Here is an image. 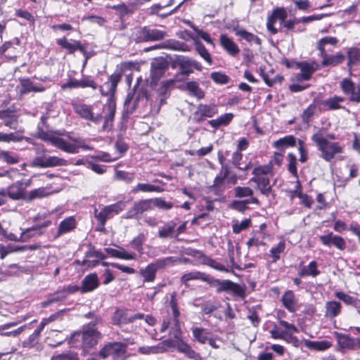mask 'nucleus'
I'll use <instances>...</instances> for the list:
<instances>
[{"mask_svg":"<svg viewBox=\"0 0 360 360\" xmlns=\"http://www.w3.org/2000/svg\"><path fill=\"white\" fill-rule=\"evenodd\" d=\"M139 68L140 66L138 62H122L116 66V70L108 77V80L103 85L98 86L91 76L82 75L79 80L74 77H70L67 82L61 85V89L66 90L79 88H91L93 90H96L99 88L102 96H110L106 104L107 113L104 117L102 130L103 131H110L114 127V120L116 113V102L113 97L117 91V85L122 80L123 75L127 70H139Z\"/></svg>","mask_w":360,"mask_h":360,"instance_id":"1","label":"nucleus"},{"mask_svg":"<svg viewBox=\"0 0 360 360\" xmlns=\"http://www.w3.org/2000/svg\"><path fill=\"white\" fill-rule=\"evenodd\" d=\"M102 333L98 329H85L74 332L70 339L69 343L72 347L82 349V354L85 356L94 349L102 338Z\"/></svg>","mask_w":360,"mask_h":360,"instance_id":"2","label":"nucleus"},{"mask_svg":"<svg viewBox=\"0 0 360 360\" xmlns=\"http://www.w3.org/2000/svg\"><path fill=\"white\" fill-rule=\"evenodd\" d=\"M252 174L253 176L250 181L256 184V188H257L262 195L266 197L269 196L272 191V187L270 184L269 175L271 176L274 175L271 162L266 165H259L255 167Z\"/></svg>","mask_w":360,"mask_h":360,"instance_id":"3","label":"nucleus"},{"mask_svg":"<svg viewBox=\"0 0 360 360\" xmlns=\"http://www.w3.org/2000/svg\"><path fill=\"white\" fill-rule=\"evenodd\" d=\"M314 142L321 151V157L326 162H330L337 154L342 153L344 148L338 142H330L319 130L311 136Z\"/></svg>","mask_w":360,"mask_h":360,"instance_id":"4","label":"nucleus"},{"mask_svg":"<svg viewBox=\"0 0 360 360\" xmlns=\"http://www.w3.org/2000/svg\"><path fill=\"white\" fill-rule=\"evenodd\" d=\"M207 284L211 287L215 288L217 293L232 292L233 295L241 299H244L246 297L245 285H241L229 279L220 280L210 276Z\"/></svg>","mask_w":360,"mask_h":360,"instance_id":"5","label":"nucleus"},{"mask_svg":"<svg viewBox=\"0 0 360 360\" xmlns=\"http://www.w3.org/2000/svg\"><path fill=\"white\" fill-rule=\"evenodd\" d=\"M70 41L66 37L56 39V44L63 49L65 50L70 55L74 54L75 51H79L84 57V65L94 56L96 52L93 50L89 51V43H81L79 40L71 39Z\"/></svg>","mask_w":360,"mask_h":360,"instance_id":"6","label":"nucleus"},{"mask_svg":"<svg viewBox=\"0 0 360 360\" xmlns=\"http://www.w3.org/2000/svg\"><path fill=\"white\" fill-rule=\"evenodd\" d=\"M128 344L124 342H109L105 343L98 351V356L101 359L109 357L112 360H119L127 356Z\"/></svg>","mask_w":360,"mask_h":360,"instance_id":"7","label":"nucleus"},{"mask_svg":"<svg viewBox=\"0 0 360 360\" xmlns=\"http://www.w3.org/2000/svg\"><path fill=\"white\" fill-rule=\"evenodd\" d=\"M126 204L125 201L119 200L115 203L104 206L99 212L95 208L94 213L98 225L101 227L99 230L105 229V224L108 219L113 218L114 216L122 212L126 207Z\"/></svg>","mask_w":360,"mask_h":360,"instance_id":"8","label":"nucleus"},{"mask_svg":"<svg viewBox=\"0 0 360 360\" xmlns=\"http://www.w3.org/2000/svg\"><path fill=\"white\" fill-rule=\"evenodd\" d=\"M71 106L74 112L83 120L90 121L95 124H98L103 120H104L105 116H103L104 108H103L101 112L95 114L93 111V105L83 102L72 101Z\"/></svg>","mask_w":360,"mask_h":360,"instance_id":"9","label":"nucleus"},{"mask_svg":"<svg viewBox=\"0 0 360 360\" xmlns=\"http://www.w3.org/2000/svg\"><path fill=\"white\" fill-rule=\"evenodd\" d=\"M186 254L192 257L193 258L195 259L197 261H199L202 265L207 266L212 269H214L221 272H230L229 269L227 267H226L223 264L218 262L216 259L205 255L201 250L189 248L188 249Z\"/></svg>","mask_w":360,"mask_h":360,"instance_id":"10","label":"nucleus"},{"mask_svg":"<svg viewBox=\"0 0 360 360\" xmlns=\"http://www.w3.org/2000/svg\"><path fill=\"white\" fill-rule=\"evenodd\" d=\"M340 89L348 101L352 103H360V82L356 84L351 78H343L339 83Z\"/></svg>","mask_w":360,"mask_h":360,"instance_id":"11","label":"nucleus"},{"mask_svg":"<svg viewBox=\"0 0 360 360\" xmlns=\"http://www.w3.org/2000/svg\"><path fill=\"white\" fill-rule=\"evenodd\" d=\"M32 184L31 179H21L9 185L6 189L7 196L13 200L25 201L27 188Z\"/></svg>","mask_w":360,"mask_h":360,"instance_id":"12","label":"nucleus"},{"mask_svg":"<svg viewBox=\"0 0 360 360\" xmlns=\"http://www.w3.org/2000/svg\"><path fill=\"white\" fill-rule=\"evenodd\" d=\"M218 113V106L215 103H199L193 114V120L195 123L200 124L207 118H212Z\"/></svg>","mask_w":360,"mask_h":360,"instance_id":"13","label":"nucleus"},{"mask_svg":"<svg viewBox=\"0 0 360 360\" xmlns=\"http://www.w3.org/2000/svg\"><path fill=\"white\" fill-rule=\"evenodd\" d=\"M166 35V32L149 26L141 27L136 33L138 42L159 41L163 39Z\"/></svg>","mask_w":360,"mask_h":360,"instance_id":"14","label":"nucleus"},{"mask_svg":"<svg viewBox=\"0 0 360 360\" xmlns=\"http://www.w3.org/2000/svg\"><path fill=\"white\" fill-rule=\"evenodd\" d=\"M151 198L141 199L135 202L126 213L127 219H139L144 212L153 210Z\"/></svg>","mask_w":360,"mask_h":360,"instance_id":"15","label":"nucleus"},{"mask_svg":"<svg viewBox=\"0 0 360 360\" xmlns=\"http://www.w3.org/2000/svg\"><path fill=\"white\" fill-rule=\"evenodd\" d=\"M319 239L323 246L334 247L338 250L344 251L347 248L345 239L341 236L334 234L332 231H328L325 235L319 236Z\"/></svg>","mask_w":360,"mask_h":360,"instance_id":"16","label":"nucleus"},{"mask_svg":"<svg viewBox=\"0 0 360 360\" xmlns=\"http://www.w3.org/2000/svg\"><path fill=\"white\" fill-rule=\"evenodd\" d=\"M68 161L57 156H38L32 162V166L39 168L53 167L56 166H65Z\"/></svg>","mask_w":360,"mask_h":360,"instance_id":"17","label":"nucleus"},{"mask_svg":"<svg viewBox=\"0 0 360 360\" xmlns=\"http://www.w3.org/2000/svg\"><path fill=\"white\" fill-rule=\"evenodd\" d=\"M288 17V13L283 7L275 8L271 15L267 18L266 28L271 34H276L278 32V30L275 27L274 25L277 20H280L281 24L286 20Z\"/></svg>","mask_w":360,"mask_h":360,"instance_id":"18","label":"nucleus"},{"mask_svg":"<svg viewBox=\"0 0 360 360\" xmlns=\"http://www.w3.org/2000/svg\"><path fill=\"white\" fill-rule=\"evenodd\" d=\"M338 345L342 349L356 350L360 349V342L349 334L333 332Z\"/></svg>","mask_w":360,"mask_h":360,"instance_id":"19","label":"nucleus"},{"mask_svg":"<svg viewBox=\"0 0 360 360\" xmlns=\"http://www.w3.org/2000/svg\"><path fill=\"white\" fill-rule=\"evenodd\" d=\"M174 347V340L167 339L160 342L155 346H141L138 348V352L143 355L157 354L164 353L169 348Z\"/></svg>","mask_w":360,"mask_h":360,"instance_id":"20","label":"nucleus"},{"mask_svg":"<svg viewBox=\"0 0 360 360\" xmlns=\"http://www.w3.org/2000/svg\"><path fill=\"white\" fill-rule=\"evenodd\" d=\"M168 69V63L164 59H158L151 63L150 84L156 86L160 78Z\"/></svg>","mask_w":360,"mask_h":360,"instance_id":"21","label":"nucleus"},{"mask_svg":"<svg viewBox=\"0 0 360 360\" xmlns=\"http://www.w3.org/2000/svg\"><path fill=\"white\" fill-rule=\"evenodd\" d=\"M219 43L223 49L231 57L236 58L240 53V48L232 38L226 34H221Z\"/></svg>","mask_w":360,"mask_h":360,"instance_id":"22","label":"nucleus"},{"mask_svg":"<svg viewBox=\"0 0 360 360\" xmlns=\"http://www.w3.org/2000/svg\"><path fill=\"white\" fill-rule=\"evenodd\" d=\"M279 324L285 328V335L283 340L292 344L295 347H298L300 345V340L296 336L292 335L293 333L298 332L297 326L284 320H280Z\"/></svg>","mask_w":360,"mask_h":360,"instance_id":"23","label":"nucleus"},{"mask_svg":"<svg viewBox=\"0 0 360 360\" xmlns=\"http://www.w3.org/2000/svg\"><path fill=\"white\" fill-rule=\"evenodd\" d=\"M282 305L290 313H295L300 308L298 300L293 290H287L281 297Z\"/></svg>","mask_w":360,"mask_h":360,"instance_id":"24","label":"nucleus"},{"mask_svg":"<svg viewBox=\"0 0 360 360\" xmlns=\"http://www.w3.org/2000/svg\"><path fill=\"white\" fill-rule=\"evenodd\" d=\"M18 119L19 116L16 115L15 110L10 108L0 110V120H4V126L12 129H16L19 124Z\"/></svg>","mask_w":360,"mask_h":360,"instance_id":"25","label":"nucleus"},{"mask_svg":"<svg viewBox=\"0 0 360 360\" xmlns=\"http://www.w3.org/2000/svg\"><path fill=\"white\" fill-rule=\"evenodd\" d=\"M296 68L300 69L301 72L296 75V79L298 82L309 81L311 79L312 75L316 71L311 64L307 61H302L296 64Z\"/></svg>","mask_w":360,"mask_h":360,"instance_id":"26","label":"nucleus"},{"mask_svg":"<svg viewBox=\"0 0 360 360\" xmlns=\"http://www.w3.org/2000/svg\"><path fill=\"white\" fill-rule=\"evenodd\" d=\"M99 280L96 273L86 275L82 281L81 292L86 293L94 291L99 286Z\"/></svg>","mask_w":360,"mask_h":360,"instance_id":"27","label":"nucleus"},{"mask_svg":"<svg viewBox=\"0 0 360 360\" xmlns=\"http://www.w3.org/2000/svg\"><path fill=\"white\" fill-rule=\"evenodd\" d=\"M233 32L236 36L240 37V41L241 39H244L250 44L255 43L258 46L262 44V40L258 36L248 32V30L239 27L238 25L233 27Z\"/></svg>","mask_w":360,"mask_h":360,"instance_id":"28","label":"nucleus"},{"mask_svg":"<svg viewBox=\"0 0 360 360\" xmlns=\"http://www.w3.org/2000/svg\"><path fill=\"white\" fill-rule=\"evenodd\" d=\"M210 274H207L205 272L199 271H193L183 274L180 278V281L181 283L184 284L185 286H188V281L193 280H200L208 283V281L210 280Z\"/></svg>","mask_w":360,"mask_h":360,"instance_id":"29","label":"nucleus"},{"mask_svg":"<svg viewBox=\"0 0 360 360\" xmlns=\"http://www.w3.org/2000/svg\"><path fill=\"white\" fill-rule=\"evenodd\" d=\"M20 84L21 88L20 93L21 95L29 94L30 92H44L46 90L45 86L42 85L36 86L30 78H20Z\"/></svg>","mask_w":360,"mask_h":360,"instance_id":"30","label":"nucleus"},{"mask_svg":"<svg viewBox=\"0 0 360 360\" xmlns=\"http://www.w3.org/2000/svg\"><path fill=\"white\" fill-rule=\"evenodd\" d=\"M41 138L45 141L50 142L53 146L63 151H74L72 147L66 145L65 140L63 138L51 135L46 132L43 133Z\"/></svg>","mask_w":360,"mask_h":360,"instance_id":"31","label":"nucleus"},{"mask_svg":"<svg viewBox=\"0 0 360 360\" xmlns=\"http://www.w3.org/2000/svg\"><path fill=\"white\" fill-rule=\"evenodd\" d=\"M345 101V97L338 95H334L326 100L321 101L322 105L325 108L326 110H337L344 109L345 108L341 105V103Z\"/></svg>","mask_w":360,"mask_h":360,"instance_id":"32","label":"nucleus"},{"mask_svg":"<svg viewBox=\"0 0 360 360\" xmlns=\"http://www.w3.org/2000/svg\"><path fill=\"white\" fill-rule=\"evenodd\" d=\"M250 237L246 242V245L250 249L251 248H258L261 246H265V239L266 233H262L260 231H252L250 233Z\"/></svg>","mask_w":360,"mask_h":360,"instance_id":"33","label":"nucleus"},{"mask_svg":"<svg viewBox=\"0 0 360 360\" xmlns=\"http://www.w3.org/2000/svg\"><path fill=\"white\" fill-rule=\"evenodd\" d=\"M111 323L115 326H120L131 323L130 317L128 316L127 309L117 308L111 317Z\"/></svg>","mask_w":360,"mask_h":360,"instance_id":"34","label":"nucleus"},{"mask_svg":"<svg viewBox=\"0 0 360 360\" xmlns=\"http://www.w3.org/2000/svg\"><path fill=\"white\" fill-rule=\"evenodd\" d=\"M51 193L50 188L49 187H39L38 188H34L28 193L27 192L25 202H31L35 200L48 197Z\"/></svg>","mask_w":360,"mask_h":360,"instance_id":"35","label":"nucleus"},{"mask_svg":"<svg viewBox=\"0 0 360 360\" xmlns=\"http://www.w3.org/2000/svg\"><path fill=\"white\" fill-rule=\"evenodd\" d=\"M224 158L222 155L219 157V162L221 165V167L219 174L214 178L213 181V184L211 186L212 188H217L219 186L222 184L230 173L229 167L224 164Z\"/></svg>","mask_w":360,"mask_h":360,"instance_id":"36","label":"nucleus"},{"mask_svg":"<svg viewBox=\"0 0 360 360\" xmlns=\"http://www.w3.org/2000/svg\"><path fill=\"white\" fill-rule=\"evenodd\" d=\"M320 271L318 269V263L316 261H311L308 265L302 266L297 273L299 277L311 276L313 278L316 277L320 274Z\"/></svg>","mask_w":360,"mask_h":360,"instance_id":"37","label":"nucleus"},{"mask_svg":"<svg viewBox=\"0 0 360 360\" xmlns=\"http://www.w3.org/2000/svg\"><path fill=\"white\" fill-rule=\"evenodd\" d=\"M164 188L159 186H156L148 183H138L131 189V193L136 194L139 193H162Z\"/></svg>","mask_w":360,"mask_h":360,"instance_id":"38","label":"nucleus"},{"mask_svg":"<svg viewBox=\"0 0 360 360\" xmlns=\"http://www.w3.org/2000/svg\"><path fill=\"white\" fill-rule=\"evenodd\" d=\"M75 219L73 217H66L60 222L55 238H57L60 236L72 231L75 229Z\"/></svg>","mask_w":360,"mask_h":360,"instance_id":"39","label":"nucleus"},{"mask_svg":"<svg viewBox=\"0 0 360 360\" xmlns=\"http://www.w3.org/2000/svg\"><path fill=\"white\" fill-rule=\"evenodd\" d=\"M296 138L293 135H288L275 141L272 146L274 148L283 152L286 148L295 147L296 146Z\"/></svg>","mask_w":360,"mask_h":360,"instance_id":"40","label":"nucleus"},{"mask_svg":"<svg viewBox=\"0 0 360 360\" xmlns=\"http://www.w3.org/2000/svg\"><path fill=\"white\" fill-rule=\"evenodd\" d=\"M192 334L193 340L200 344H205L212 333L207 329L202 327H193Z\"/></svg>","mask_w":360,"mask_h":360,"instance_id":"41","label":"nucleus"},{"mask_svg":"<svg viewBox=\"0 0 360 360\" xmlns=\"http://www.w3.org/2000/svg\"><path fill=\"white\" fill-rule=\"evenodd\" d=\"M177 292L174 291L170 295V300L169 305L172 310V315L173 317V321L174 323L175 326L179 327L180 321L179 317L181 315L179 306H178V300H177Z\"/></svg>","mask_w":360,"mask_h":360,"instance_id":"42","label":"nucleus"},{"mask_svg":"<svg viewBox=\"0 0 360 360\" xmlns=\"http://www.w3.org/2000/svg\"><path fill=\"white\" fill-rule=\"evenodd\" d=\"M320 56L323 58L321 63L323 66H336L342 63L345 59V55L342 53H337L335 55L328 56L327 53L325 52V54H320Z\"/></svg>","mask_w":360,"mask_h":360,"instance_id":"43","label":"nucleus"},{"mask_svg":"<svg viewBox=\"0 0 360 360\" xmlns=\"http://www.w3.org/2000/svg\"><path fill=\"white\" fill-rule=\"evenodd\" d=\"M250 203L257 205H260V202L257 198L252 197L244 200H233L231 204V207L241 213H245V212L249 208L248 205Z\"/></svg>","mask_w":360,"mask_h":360,"instance_id":"44","label":"nucleus"},{"mask_svg":"<svg viewBox=\"0 0 360 360\" xmlns=\"http://www.w3.org/2000/svg\"><path fill=\"white\" fill-rule=\"evenodd\" d=\"M105 7L118 12L121 17L131 14L137 9L136 4H131L127 6L125 3H121L112 6L106 5Z\"/></svg>","mask_w":360,"mask_h":360,"instance_id":"45","label":"nucleus"},{"mask_svg":"<svg viewBox=\"0 0 360 360\" xmlns=\"http://www.w3.org/2000/svg\"><path fill=\"white\" fill-rule=\"evenodd\" d=\"M176 224L174 220L169 221L158 231L160 238H175V228Z\"/></svg>","mask_w":360,"mask_h":360,"instance_id":"46","label":"nucleus"},{"mask_svg":"<svg viewBox=\"0 0 360 360\" xmlns=\"http://www.w3.org/2000/svg\"><path fill=\"white\" fill-rule=\"evenodd\" d=\"M122 251H120L111 248H105V252L112 257L118 258L124 260H134L136 259L134 253L127 252L123 248H120Z\"/></svg>","mask_w":360,"mask_h":360,"instance_id":"47","label":"nucleus"},{"mask_svg":"<svg viewBox=\"0 0 360 360\" xmlns=\"http://www.w3.org/2000/svg\"><path fill=\"white\" fill-rule=\"evenodd\" d=\"M176 66L180 70V74L189 75L193 72L191 65V59L185 56H180L175 60Z\"/></svg>","mask_w":360,"mask_h":360,"instance_id":"48","label":"nucleus"},{"mask_svg":"<svg viewBox=\"0 0 360 360\" xmlns=\"http://www.w3.org/2000/svg\"><path fill=\"white\" fill-rule=\"evenodd\" d=\"M234 115L231 112L225 113L218 117L217 119L208 121V124L214 129L221 126H227L232 121Z\"/></svg>","mask_w":360,"mask_h":360,"instance_id":"49","label":"nucleus"},{"mask_svg":"<svg viewBox=\"0 0 360 360\" xmlns=\"http://www.w3.org/2000/svg\"><path fill=\"white\" fill-rule=\"evenodd\" d=\"M285 248L286 243L284 239H281L276 246L271 248L269 255L272 263H276L281 259V255L285 252Z\"/></svg>","mask_w":360,"mask_h":360,"instance_id":"50","label":"nucleus"},{"mask_svg":"<svg viewBox=\"0 0 360 360\" xmlns=\"http://www.w3.org/2000/svg\"><path fill=\"white\" fill-rule=\"evenodd\" d=\"M347 67L351 69L352 66L358 65L360 63V49L351 47L347 51Z\"/></svg>","mask_w":360,"mask_h":360,"instance_id":"51","label":"nucleus"},{"mask_svg":"<svg viewBox=\"0 0 360 360\" xmlns=\"http://www.w3.org/2000/svg\"><path fill=\"white\" fill-rule=\"evenodd\" d=\"M157 269L153 262L148 264L144 269L140 270V274L143 278V281L153 282L156 278Z\"/></svg>","mask_w":360,"mask_h":360,"instance_id":"52","label":"nucleus"},{"mask_svg":"<svg viewBox=\"0 0 360 360\" xmlns=\"http://www.w3.org/2000/svg\"><path fill=\"white\" fill-rule=\"evenodd\" d=\"M304 345L310 349L324 351L329 349L332 346V343L328 340L311 341L305 340Z\"/></svg>","mask_w":360,"mask_h":360,"instance_id":"53","label":"nucleus"},{"mask_svg":"<svg viewBox=\"0 0 360 360\" xmlns=\"http://www.w3.org/2000/svg\"><path fill=\"white\" fill-rule=\"evenodd\" d=\"M186 88L189 94L196 97L198 100L205 97L204 91L200 87L199 84L195 81H190L186 84Z\"/></svg>","mask_w":360,"mask_h":360,"instance_id":"54","label":"nucleus"},{"mask_svg":"<svg viewBox=\"0 0 360 360\" xmlns=\"http://www.w3.org/2000/svg\"><path fill=\"white\" fill-rule=\"evenodd\" d=\"M342 305L337 301H329L326 303V314L330 318H335L340 314Z\"/></svg>","mask_w":360,"mask_h":360,"instance_id":"55","label":"nucleus"},{"mask_svg":"<svg viewBox=\"0 0 360 360\" xmlns=\"http://www.w3.org/2000/svg\"><path fill=\"white\" fill-rule=\"evenodd\" d=\"M146 240V236L143 233H139L129 243L131 247L140 255L143 253V244Z\"/></svg>","mask_w":360,"mask_h":360,"instance_id":"56","label":"nucleus"},{"mask_svg":"<svg viewBox=\"0 0 360 360\" xmlns=\"http://www.w3.org/2000/svg\"><path fill=\"white\" fill-rule=\"evenodd\" d=\"M15 48L13 47V42L11 41H5L0 46V56H5L10 59H16L17 56L15 54Z\"/></svg>","mask_w":360,"mask_h":360,"instance_id":"57","label":"nucleus"},{"mask_svg":"<svg viewBox=\"0 0 360 360\" xmlns=\"http://www.w3.org/2000/svg\"><path fill=\"white\" fill-rule=\"evenodd\" d=\"M72 141L75 143H70L65 141V143L67 146H70L72 147V149L74 150V151H65L68 153L75 154L79 153V148H82L83 150H92L93 147L86 144L85 141L80 138H75V139H72Z\"/></svg>","mask_w":360,"mask_h":360,"instance_id":"58","label":"nucleus"},{"mask_svg":"<svg viewBox=\"0 0 360 360\" xmlns=\"http://www.w3.org/2000/svg\"><path fill=\"white\" fill-rule=\"evenodd\" d=\"M157 270L165 269L167 266H174L177 264V259L176 257H167L165 258H160L153 262Z\"/></svg>","mask_w":360,"mask_h":360,"instance_id":"59","label":"nucleus"},{"mask_svg":"<svg viewBox=\"0 0 360 360\" xmlns=\"http://www.w3.org/2000/svg\"><path fill=\"white\" fill-rule=\"evenodd\" d=\"M194 45L195 51L200 57L202 58L209 65H212L213 63L212 58L205 45L200 41H195Z\"/></svg>","mask_w":360,"mask_h":360,"instance_id":"60","label":"nucleus"},{"mask_svg":"<svg viewBox=\"0 0 360 360\" xmlns=\"http://www.w3.org/2000/svg\"><path fill=\"white\" fill-rule=\"evenodd\" d=\"M334 295L347 305L356 307L360 303V300L357 297H352L342 291L335 292Z\"/></svg>","mask_w":360,"mask_h":360,"instance_id":"61","label":"nucleus"},{"mask_svg":"<svg viewBox=\"0 0 360 360\" xmlns=\"http://www.w3.org/2000/svg\"><path fill=\"white\" fill-rule=\"evenodd\" d=\"M24 139V136L20 134V131L11 132L8 134L0 132V142H20Z\"/></svg>","mask_w":360,"mask_h":360,"instance_id":"62","label":"nucleus"},{"mask_svg":"<svg viewBox=\"0 0 360 360\" xmlns=\"http://www.w3.org/2000/svg\"><path fill=\"white\" fill-rule=\"evenodd\" d=\"M288 159V165L287 169L289 173L296 179L299 178L298 172H297V159L296 155L292 153H289L287 155Z\"/></svg>","mask_w":360,"mask_h":360,"instance_id":"63","label":"nucleus"},{"mask_svg":"<svg viewBox=\"0 0 360 360\" xmlns=\"http://www.w3.org/2000/svg\"><path fill=\"white\" fill-rule=\"evenodd\" d=\"M153 207H155L159 210H169L174 207L173 202L170 201H166L162 197H156L151 198Z\"/></svg>","mask_w":360,"mask_h":360,"instance_id":"64","label":"nucleus"}]
</instances>
